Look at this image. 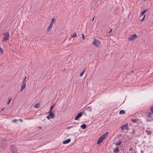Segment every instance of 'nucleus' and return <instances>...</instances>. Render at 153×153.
Listing matches in <instances>:
<instances>
[{"label":"nucleus","mask_w":153,"mask_h":153,"mask_svg":"<svg viewBox=\"0 0 153 153\" xmlns=\"http://www.w3.org/2000/svg\"><path fill=\"white\" fill-rule=\"evenodd\" d=\"M93 45L97 47H99L101 44V42L97 39H94L92 42Z\"/></svg>","instance_id":"f257e3e1"},{"label":"nucleus","mask_w":153,"mask_h":153,"mask_svg":"<svg viewBox=\"0 0 153 153\" xmlns=\"http://www.w3.org/2000/svg\"><path fill=\"white\" fill-rule=\"evenodd\" d=\"M55 21V19L54 18H52L50 25L48 27L47 29V32H49L51 30V29L52 27L54 22Z\"/></svg>","instance_id":"f03ea898"},{"label":"nucleus","mask_w":153,"mask_h":153,"mask_svg":"<svg viewBox=\"0 0 153 153\" xmlns=\"http://www.w3.org/2000/svg\"><path fill=\"white\" fill-rule=\"evenodd\" d=\"M4 36L3 38V41H6L7 40L9 39L10 35L8 32H7L5 33H3Z\"/></svg>","instance_id":"7ed1b4c3"},{"label":"nucleus","mask_w":153,"mask_h":153,"mask_svg":"<svg viewBox=\"0 0 153 153\" xmlns=\"http://www.w3.org/2000/svg\"><path fill=\"white\" fill-rule=\"evenodd\" d=\"M10 149L13 153H18L17 152V148L15 146L13 145L11 146Z\"/></svg>","instance_id":"20e7f679"},{"label":"nucleus","mask_w":153,"mask_h":153,"mask_svg":"<svg viewBox=\"0 0 153 153\" xmlns=\"http://www.w3.org/2000/svg\"><path fill=\"white\" fill-rule=\"evenodd\" d=\"M137 37V35L136 34H134L131 35L128 38V41H132L134 38Z\"/></svg>","instance_id":"39448f33"},{"label":"nucleus","mask_w":153,"mask_h":153,"mask_svg":"<svg viewBox=\"0 0 153 153\" xmlns=\"http://www.w3.org/2000/svg\"><path fill=\"white\" fill-rule=\"evenodd\" d=\"M83 112H81L78 114L74 118L75 120H77L78 119L81 117L82 115Z\"/></svg>","instance_id":"423d86ee"},{"label":"nucleus","mask_w":153,"mask_h":153,"mask_svg":"<svg viewBox=\"0 0 153 153\" xmlns=\"http://www.w3.org/2000/svg\"><path fill=\"white\" fill-rule=\"evenodd\" d=\"M26 85V82H22V85L21 86V88L20 89V91H22L24 88H25Z\"/></svg>","instance_id":"0eeeda50"},{"label":"nucleus","mask_w":153,"mask_h":153,"mask_svg":"<svg viewBox=\"0 0 153 153\" xmlns=\"http://www.w3.org/2000/svg\"><path fill=\"white\" fill-rule=\"evenodd\" d=\"M48 113H49V117H50L51 119H53L55 117V115L52 112H48Z\"/></svg>","instance_id":"6e6552de"},{"label":"nucleus","mask_w":153,"mask_h":153,"mask_svg":"<svg viewBox=\"0 0 153 153\" xmlns=\"http://www.w3.org/2000/svg\"><path fill=\"white\" fill-rule=\"evenodd\" d=\"M104 140L102 138H102L101 137L99 138V139L98 140L97 142V144H100L101 143H102L103 141Z\"/></svg>","instance_id":"1a4fd4ad"},{"label":"nucleus","mask_w":153,"mask_h":153,"mask_svg":"<svg viewBox=\"0 0 153 153\" xmlns=\"http://www.w3.org/2000/svg\"><path fill=\"white\" fill-rule=\"evenodd\" d=\"M71 140V139L70 138H68L67 140H65L64 141L62 142V143L63 144H67L68 143H69Z\"/></svg>","instance_id":"9d476101"},{"label":"nucleus","mask_w":153,"mask_h":153,"mask_svg":"<svg viewBox=\"0 0 153 153\" xmlns=\"http://www.w3.org/2000/svg\"><path fill=\"white\" fill-rule=\"evenodd\" d=\"M119 147L118 146H116V148H115L113 150V152L114 153H117L119 152Z\"/></svg>","instance_id":"9b49d317"},{"label":"nucleus","mask_w":153,"mask_h":153,"mask_svg":"<svg viewBox=\"0 0 153 153\" xmlns=\"http://www.w3.org/2000/svg\"><path fill=\"white\" fill-rule=\"evenodd\" d=\"M127 126V123L122 125L120 127L121 130H125V129H126Z\"/></svg>","instance_id":"f8f14e48"},{"label":"nucleus","mask_w":153,"mask_h":153,"mask_svg":"<svg viewBox=\"0 0 153 153\" xmlns=\"http://www.w3.org/2000/svg\"><path fill=\"white\" fill-rule=\"evenodd\" d=\"M151 113H152L151 112H149L148 113L146 114V117L148 118H151L152 117Z\"/></svg>","instance_id":"ddd939ff"},{"label":"nucleus","mask_w":153,"mask_h":153,"mask_svg":"<svg viewBox=\"0 0 153 153\" xmlns=\"http://www.w3.org/2000/svg\"><path fill=\"white\" fill-rule=\"evenodd\" d=\"M139 120L138 119H131V121L133 122V123H138V121H139Z\"/></svg>","instance_id":"4468645a"},{"label":"nucleus","mask_w":153,"mask_h":153,"mask_svg":"<svg viewBox=\"0 0 153 153\" xmlns=\"http://www.w3.org/2000/svg\"><path fill=\"white\" fill-rule=\"evenodd\" d=\"M86 126H87L86 124H83L80 127L82 128V129H85L86 128Z\"/></svg>","instance_id":"2eb2a0df"},{"label":"nucleus","mask_w":153,"mask_h":153,"mask_svg":"<svg viewBox=\"0 0 153 153\" xmlns=\"http://www.w3.org/2000/svg\"><path fill=\"white\" fill-rule=\"evenodd\" d=\"M119 114H125V112L124 110H121L120 111Z\"/></svg>","instance_id":"dca6fc26"},{"label":"nucleus","mask_w":153,"mask_h":153,"mask_svg":"<svg viewBox=\"0 0 153 153\" xmlns=\"http://www.w3.org/2000/svg\"><path fill=\"white\" fill-rule=\"evenodd\" d=\"M76 36V32H74L73 34L71 35V37L74 38Z\"/></svg>","instance_id":"f3484780"},{"label":"nucleus","mask_w":153,"mask_h":153,"mask_svg":"<svg viewBox=\"0 0 153 153\" xmlns=\"http://www.w3.org/2000/svg\"><path fill=\"white\" fill-rule=\"evenodd\" d=\"M121 141L119 140L115 144L117 146H120L121 144Z\"/></svg>","instance_id":"a211bd4d"},{"label":"nucleus","mask_w":153,"mask_h":153,"mask_svg":"<svg viewBox=\"0 0 153 153\" xmlns=\"http://www.w3.org/2000/svg\"><path fill=\"white\" fill-rule=\"evenodd\" d=\"M85 69L80 74L79 76H83V74H84V73L85 72Z\"/></svg>","instance_id":"6ab92c4d"},{"label":"nucleus","mask_w":153,"mask_h":153,"mask_svg":"<svg viewBox=\"0 0 153 153\" xmlns=\"http://www.w3.org/2000/svg\"><path fill=\"white\" fill-rule=\"evenodd\" d=\"M54 105H55V104H54L53 105L51 106V107H50V109L49 112H52V110H53V107L54 106Z\"/></svg>","instance_id":"aec40b11"},{"label":"nucleus","mask_w":153,"mask_h":153,"mask_svg":"<svg viewBox=\"0 0 153 153\" xmlns=\"http://www.w3.org/2000/svg\"><path fill=\"white\" fill-rule=\"evenodd\" d=\"M146 133H147V134L148 135H150L152 133V132L151 131H148L146 130Z\"/></svg>","instance_id":"412c9836"},{"label":"nucleus","mask_w":153,"mask_h":153,"mask_svg":"<svg viewBox=\"0 0 153 153\" xmlns=\"http://www.w3.org/2000/svg\"><path fill=\"white\" fill-rule=\"evenodd\" d=\"M40 107V106L39 105V103H37V104H36L34 106V108H39Z\"/></svg>","instance_id":"4be33fe9"},{"label":"nucleus","mask_w":153,"mask_h":153,"mask_svg":"<svg viewBox=\"0 0 153 153\" xmlns=\"http://www.w3.org/2000/svg\"><path fill=\"white\" fill-rule=\"evenodd\" d=\"M151 112L153 114V105L151 106L150 107Z\"/></svg>","instance_id":"5701e85b"},{"label":"nucleus","mask_w":153,"mask_h":153,"mask_svg":"<svg viewBox=\"0 0 153 153\" xmlns=\"http://www.w3.org/2000/svg\"><path fill=\"white\" fill-rule=\"evenodd\" d=\"M147 9H145L141 13V15H143L147 11Z\"/></svg>","instance_id":"b1692460"},{"label":"nucleus","mask_w":153,"mask_h":153,"mask_svg":"<svg viewBox=\"0 0 153 153\" xmlns=\"http://www.w3.org/2000/svg\"><path fill=\"white\" fill-rule=\"evenodd\" d=\"M145 17H146V15H144L143 16V18L140 20V21H141V22L143 21V20H144Z\"/></svg>","instance_id":"393cba45"},{"label":"nucleus","mask_w":153,"mask_h":153,"mask_svg":"<svg viewBox=\"0 0 153 153\" xmlns=\"http://www.w3.org/2000/svg\"><path fill=\"white\" fill-rule=\"evenodd\" d=\"M19 120H18L17 119H14V120H12V123H16L17 121Z\"/></svg>","instance_id":"a878e982"},{"label":"nucleus","mask_w":153,"mask_h":153,"mask_svg":"<svg viewBox=\"0 0 153 153\" xmlns=\"http://www.w3.org/2000/svg\"><path fill=\"white\" fill-rule=\"evenodd\" d=\"M0 52L2 54L4 53L3 50L1 47H0Z\"/></svg>","instance_id":"bb28decb"},{"label":"nucleus","mask_w":153,"mask_h":153,"mask_svg":"<svg viewBox=\"0 0 153 153\" xmlns=\"http://www.w3.org/2000/svg\"><path fill=\"white\" fill-rule=\"evenodd\" d=\"M101 137L104 140L106 137V136L104 135V134H103L102 136H101Z\"/></svg>","instance_id":"cd10ccee"},{"label":"nucleus","mask_w":153,"mask_h":153,"mask_svg":"<svg viewBox=\"0 0 153 153\" xmlns=\"http://www.w3.org/2000/svg\"><path fill=\"white\" fill-rule=\"evenodd\" d=\"M11 100H12L11 99H8V101L7 102V104H9L10 103V102L11 101Z\"/></svg>","instance_id":"c85d7f7f"},{"label":"nucleus","mask_w":153,"mask_h":153,"mask_svg":"<svg viewBox=\"0 0 153 153\" xmlns=\"http://www.w3.org/2000/svg\"><path fill=\"white\" fill-rule=\"evenodd\" d=\"M82 40H84L85 39V36L84 35V34H82Z\"/></svg>","instance_id":"c756f323"},{"label":"nucleus","mask_w":153,"mask_h":153,"mask_svg":"<svg viewBox=\"0 0 153 153\" xmlns=\"http://www.w3.org/2000/svg\"><path fill=\"white\" fill-rule=\"evenodd\" d=\"M27 78V76H25L24 79H23V81L22 82H26V79Z\"/></svg>","instance_id":"7c9ffc66"},{"label":"nucleus","mask_w":153,"mask_h":153,"mask_svg":"<svg viewBox=\"0 0 153 153\" xmlns=\"http://www.w3.org/2000/svg\"><path fill=\"white\" fill-rule=\"evenodd\" d=\"M46 118H47L48 120L50 119L51 118L50 117H49V115L46 117Z\"/></svg>","instance_id":"2f4dec72"},{"label":"nucleus","mask_w":153,"mask_h":153,"mask_svg":"<svg viewBox=\"0 0 153 153\" xmlns=\"http://www.w3.org/2000/svg\"><path fill=\"white\" fill-rule=\"evenodd\" d=\"M108 132H107L105 134H104V135L105 136H106V137L108 135Z\"/></svg>","instance_id":"473e14b6"},{"label":"nucleus","mask_w":153,"mask_h":153,"mask_svg":"<svg viewBox=\"0 0 153 153\" xmlns=\"http://www.w3.org/2000/svg\"><path fill=\"white\" fill-rule=\"evenodd\" d=\"M132 148L131 147H130V148L129 149V151H131L132 150Z\"/></svg>","instance_id":"72a5a7b5"},{"label":"nucleus","mask_w":153,"mask_h":153,"mask_svg":"<svg viewBox=\"0 0 153 153\" xmlns=\"http://www.w3.org/2000/svg\"><path fill=\"white\" fill-rule=\"evenodd\" d=\"M126 130L127 131H128L129 129V128H128L127 126L126 128Z\"/></svg>","instance_id":"f704fd0d"},{"label":"nucleus","mask_w":153,"mask_h":153,"mask_svg":"<svg viewBox=\"0 0 153 153\" xmlns=\"http://www.w3.org/2000/svg\"><path fill=\"white\" fill-rule=\"evenodd\" d=\"M4 114V113H2V112L0 111V114L1 115H3Z\"/></svg>","instance_id":"c9c22d12"},{"label":"nucleus","mask_w":153,"mask_h":153,"mask_svg":"<svg viewBox=\"0 0 153 153\" xmlns=\"http://www.w3.org/2000/svg\"><path fill=\"white\" fill-rule=\"evenodd\" d=\"M112 29H111L110 30L109 32V33H111L112 32Z\"/></svg>","instance_id":"e433bc0d"},{"label":"nucleus","mask_w":153,"mask_h":153,"mask_svg":"<svg viewBox=\"0 0 153 153\" xmlns=\"http://www.w3.org/2000/svg\"><path fill=\"white\" fill-rule=\"evenodd\" d=\"M4 108H2L1 109V111H3L4 110Z\"/></svg>","instance_id":"4c0bfd02"},{"label":"nucleus","mask_w":153,"mask_h":153,"mask_svg":"<svg viewBox=\"0 0 153 153\" xmlns=\"http://www.w3.org/2000/svg\"><path fill=\"white\" fill-rule=\"evenodd\" d=\"M94 17H94H94L93 18H92V21H93L94 20Z\"/></svg>","instance_id":"58836bf2"},{"label":"nucleus","mask_w":153,"mask_h":153,"mask_svg":"<svg viewBox=\"0 0 153 153\" xmlns=\"http://www.w3.org/2000/svg\"><path fill=\"white\" fill-rule=\"evenodd\" d=\"M19 120H20V121L21 122H22L23 121V120H22L21 119H20Z\"/></svg>","instance_id":"ea45409f"},{"label":"nucleus","mask_w":153,"mask_h":153,"mask_svg":"<svg viewBox=\"0 0 153 153\" xmlns=\"http://www.w3.org/2000/svg\"><path fill=\"white\" fill-rule=\"evenodd\" d=\"M135 131V130L134 129L132 131L133 133H134Z\"/></svg>","instance_id":"a19ab883"},{"label":"nucleus","mask_w":153,"mask_h":153,"mask_svg":"<svg viewBox=\"0 0 153 153\" xmlns=\"http://www.w3.org/2000/svg\"><path fill=\"white\" fill-rule=\"evenodd\" d=\"M141 153H143V150H140Z\"/></svg>","instance_id":"79ce46f5"},{"label":"nucleus","mask_w":153,"mask_h":153,"mask_svg":"<svg viewBox=\"0 0 153 153\" xmlns=\"http://www.w3.org/2000/svg\"><path fill=\"white\" fill-rule=\"evenodd\" d=\"M71 127H72V126H70V127H68V128H67V129H69V128H71Z\"/></svg>","instance_id":"37998d69"},{"label":"nucleus","mask_w":153,"mask_h":153,"mask_svg":"<svg viewBox=\"0 0 153 153\" xmlns=\"http://www.w3.org/2000/svg\"><path fill=\"white\" fill-rule=\"evenodd\" d=\"M38 128L41 129L42 128V127L41 126H39L38 127Z\"/></svg>","instance_id":"c03bdc74"},{"label":"nucleus","mask_w":153,"mask_h":153,"mask_svg":"<svg viewBox=\"0 0 153 153\" xmlns=\"http://www.w3.org/2000/svg\"><path fill=\"white\" fill-rule=\"evenodd\" d=\"M88 108H90V109H91V107L89 106Z\"/></svg>","instance_id":"a18cd8bd"}]
</instances>
